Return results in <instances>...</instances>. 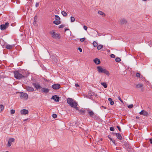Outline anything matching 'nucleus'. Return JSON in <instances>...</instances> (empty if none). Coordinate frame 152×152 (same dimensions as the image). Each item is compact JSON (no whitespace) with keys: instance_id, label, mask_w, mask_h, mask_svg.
Here are the masks:
<instances>
[{"instance_id":"obj_1","label":"nucleus","mask_w":152,"mask_h":152,"mask_svg":"<svg viewBox=\"0 0 152 152\" xmlns=\"http://www.w3.org/2000/svg\"><path fill=\"white\" fill-rule=\"evenodd\" d=\"M67 103L72 107H75L77 105L76 102L71 98H68L67 99Z\"/></svg>"},{"instance_id":"obj_2","label":"nucleus","mask_w":152,"mask_h":152,"mask_svg":"<svg viewBox=\"0 0 152 152\" xmlns=\"http://www.w3.org/2000/svg\"><path fill=\"white\" fill-rule=\"evenodd\" d=\"M98 72L99 73H103L107 75H110L109 72L105 69L102 68L101 66H98L97 68Z\"/></svg>"},{"instance_id":"obj_3","label":"nucleus","mask_w":152,"mask_h":152,"mask_svg":"<svg viewBox=\"0 0 152 152\" xmlns=\"http://www.w3.org/2000/svg\"><path fill=\"white\" fill-rule=\"evenodd\" d=\"M14 73L15 77L17 79H20L24 77L23 75L18 71L14 72Z\"/></svg>"},{"instance_id":"obj_4","label":"nucleus","mask_w":152,"mask_h":152,"mask_svg":"<svg viewBox=\"0 0 152 152\" xmlns=\"http://www.w3.org/2000/svg\"><path fill=\"white\" fill-rule=\"evenodd\" d=\"M89 115L91 117H96V116L94 114V112L92 111L91 110L88 108L86 109Z\"/></svg>"},{"instance_id":"obj_5","label":"nucleus","mask_w":152,"mask_h":152,"mask_svg":"<svg viewBox=\"0 0 152 152\" xmlns=\"http://www.w3.org/2000/svg\"><path fill=\"white\" fill-rule=\"evenodd\" d=\"M50 33L52 35V37L55 38H58L59 36V34L56 33L53 31H51Z\"/></svg>"},{"instance_id":"obj_6","label":"nucleus","mask_w":152,"mask_h":152,"mask_svg":"<svg viewBox=\"0 0 152 152\" xmlns=\"http://www.w3.org/2000/svg\"><path fill=\"white\" fill-rule=\"evenodd\" d=\"M20 96L21 98L25 99H27L28 98L27 94L25 93H20Z\"/></svg>"},{"instance_id":"obj_7","label":"nucleus","mask_w":152,"mask_h":152,"mask_svg":"<svg viewBox=\"0 0 152 152\" xmlns=\"http://www.w3.org/2000/svg\"><path fill=\"white\" fill-rule=\"evenodd\" d=\"M15 140V139L14 138H10L7 145L8 147H10L11 146L12 142H14Z\"/></svg>"},{"instance_id":"obj_8","label":"nucleus","mask_w":152,"mask_h":152,"mask_svg":"<svg viewBox=\"0 0 152 152\" xmlns=\"http://www.w3.org/2000/svg\"><path fill=\"white\" fill-rule=\"evenodd\" d=\"M52 87L54 89H58L60 88V85L58 84H55L52 85Z\"/></svg>"},{"instance_id":"obj_9","label":"nucleus","mask_w":152,"mask_h":152,"mask_svg":"<svg viewBox=\"0 0 152 152\" xmlns=\"http://www.w3.org/2000/svg\"><path fill=\"white\" fill-rule=\"evenodd\" d=\"M33 85L36 88V89H38L41 88L42 87L38 83H33Z\"/></svg>"},{"instance_id":"obj_10","label":"nucleus","mask_w":152,"mask_h":152,"mask_svg":"<svg viewBox=\"0 0 152 152\" xmlns=\"http://www.w3.org/2000/svg\"><path fill=\"white\" fill-rule=\"evenodd\" d=\"M41 91L43 93H48L49 91V89L48 88H41Z\"/></svg>"},{"instance_id":"obj_11","label":"nucleus","mask_w":152,"mask_h":152,"mask_svg":"<svg viewBox=\"0 0 152 152\" xmlns=\"http://www.w3.org/2000/svg\"><path fill=\"white\" fill-rule=\"evenodd\" d=\"M20 112L21 114L22 115H26L28 113V111L26 109L22 110H20Z\"/></svg>"},{"instance_id":"obj_12","label":"nucleus","mask_w":152,"mask_h":152,"mask_svg":"<svg viewBox=\"0 0 152 152\" xmlns=\"http://www.w3.org/2000/svg\"><path fill=\"white\" fill-rule=\"evenodd\" d=\"M113 133L114 135H116L118 139L120 140L122 139V137L120 134L116 133Z\"/></svg>"},{"instance_id":"obj_13","label":"nucleus","mask_w":152,"mask_h":152,"mask_svg":"<svg viewBox=\"0 0 152 152\" xmlns=\"http://www.w3.org/2000/svg\"><path fill=\"white\" fill-rule=\"evenodd\" d=\"M26 89L28 91H34V89L33 88L29 86H26Z\"/></svg>"},{"instance_id":"obj_14","label":"nucleus","mask_w":152,"mask_h":152,"mask_svg":"<svg viewBox=\"0 0 152 152\" xmlns=\"http://www.w3.org/2000/svg\"><path fill=\"white\" fill-rule=\"evenodd\" d=\"M94 62L96 64H99L100 63V60L97 58H95L94 60Z\"/></svg>"},{"instance_id":"obj_15","label":"nucleus","mask_w":152,"mask_h":152,"mask_svg":"<svg viewBox=\"0 0 152 152\" xmlns=\"http://www.w3.org/2000/svg\"><path fill=\"white\" fill-rule=\"evenodd\" d=\"M120 23L121 24H124L126 23V20L124 19H122L120 20Z\"/></svg>"},{"instance_id":"obj_16","label":"nucleus","mask_w":152,"mask_h":152,"mask_svg":"<svg viewBox=\"0 0 152 152\" xmlns=\"http://www.w3.org/2000/svg\"><path fill=\"white\" fill-rule=\"evenodd\" d=\"M14 46V45H6V48L7 49H10L12 48Z\"/></svg>"},{"instance_id":"obj_17","label":"nucleus","mask_w":152,"mask_h":152,"mask_svg":"<svg viewBox=\"0 0 152 152\" xmlns=\"http://www.w3.org/2000/svg\"><path fill=\"white\" fill-rule=\"evenodd\" d=\"M37 16H36L34 18V21L33 22V24L34 26L37 25L36 22H37Z\"/></svg>"},{"instance_id":"obj_18","label":"nucleus","mask_w":152,"mask_h":152,"mask_svg":"<svg viewBox=\"0 0 152 152\" xmlns=\"http://www.w3.org/2000/svg\"><path fill=\"white\" fill-rule=\"evenodd\" d=\"M53 23L56 25H58L60 24L61 22L60 20H56L53 21Z\"/></svg>"},{"instance_id":"obj_19","label":"nucleus","mask_w":152,"mask_h":152,"mask_svg":"<svg viewBox=\"0 0 152 152\" xmlns=\"http://www.w3.org/2000/svg\"><path fill=\"white\" fill-rule=\"evenodd\" d=\"M108 100V101L110 102V104L111 105H113L114 104V102L113 101L112 99L111 98H109Z\"/></svg>"},{"instance_id":"obj_20","label":"nucleus","mask_w":152,"mask_h":152,"mask_svg":"<svg viewBox=\"0 0 152 152\" xmlns=\"http://www.w3.org/2000/svg\"><path fill=\"white\" fill-rule=\"evenodd\" d=\"M148 115V112L143 110V115L147 116Z\"/></svg>"},{"instance_id":"obj_21","label":"nucleus","mask_w":152,"mask_h":152,"mask_svg":"<svg viewBox=\"0 0 152 152\" xmlns=\"http://www.w3.org/2000/svg\"><path fill=\"white\" fill-rule=\"evenodd\" d=\"M6 28V26L4 24H2L1 25V30H4Z\"/></svg>"},{"instance_id":"obj_22","label":"nucleus","mask_w":152,"mask_h":152,"mask_svg":"<svg viewBox=\"0 0 152 152\" xmlns=\"http://www.w3.org/2000/svg\"><path fill=\"white\" fill-rule=\"evenodd\" d=\"M136 86L137 88H142V85L141 84H138L136 85Z\"/></svg>"},{"instance_id":"obj_23","label":"nucleus","mask_w":152,"mask_h":152,"mask_svg":"<svg viewBox=\"0 0 152 152\" xmlns=\"http://www.w3.org/2000/svg\"><path fill=\"white\" fill-rule=\"evenodd\" d=\"M103 46L102 45H99L97 46V49L98 50H100L101 48H103Z\"/></svg>"},{"instance_id":"obj_24","label":"nucleus","mask_w":152,"mask_h":152,"mask_svg":"<svg viewBox=\"0 0 152 152\" xmlns=\"http://www.w3.org/2000/svg\"><path fill=\"white\" fill-rule=\"evenodd\" d=\"M101 85L104 86L105 88H106L107 87V86L105 83H102Z\"/></svg>"},{"instance_id":"obj_25","label":"nucleus","mask_w":152,"mask_h":152,"mask_svg":"<svg viewBox=\"0 0 152 152\" xmlns=\"http://www.w3.org/2000/svg\"><path fill=\"white\" fill-rule=\"evenodd\" d=\"M98 13L99 15H101L102 16H105V15L104 13L101 11H98Z\"/></svg>"},{"instance_id":"obj_26","label":"nucleus","mask_w":152,"mask_h":152,"mask_svg":"<svg viewBox=\"0 0 152 152\" xmlns=\"http://www.w3.org/2000/svg\"><path fill=\"white\" fill-rule=\"evenodd\" d=\"M61 14L64 17L66 16L67 15V14L64 11H62Z\"/></svg>"},{"instance_id":"obj_27","label":"nucleus","mask_w":152,"mask_h":152,"mask_svg":"<svg viewBox=\"0 0 152 152\" xmlns=\"http://www.w3.org/2000/svg\"><path fill=\"white\" fill-rule=\"evenodd\" d=\"M80 114H84L85 113V110H79Z\"/></svg>"},{"instance_id":"obj_28","label":"nucleus","mask_w":152,"mask_h":152,"mask_svg":"<svg viewBox=\"0 0 152 152\" xmlns=\"http://www.w3.org/2000/svg\"><path fill=\"white\" fill-rule=\"evenodd\" d=\"M4 108V106L2 104L0 105V111H2Z\"/></svg>"},{"instance_id":"obj_29","label":"nucleus","mask_w":152,"mask_h":152,"mask_svg":"<svg viewBox=\"0 0 152 152\" xmlns=\"http://www.w3.org/2000/svg\"><path fill=\"white\" fill-rule=\"evenodd\" d=\"M60 17L57 15H55V19L56 20H60Z\"/></svg>"},{"instance_id":"obj_30","label":"nucleus","mask_w":152,"mask_h":152,"mask_svg":"<svg viewBox=\"0 0 152 152\" xmlns=\"http://www.w3.org/2000/svg\"><path fill=\"white\" fill-rule=\"evenodd\" d=\"M52 58L53 59L54 61L56 62L58 61V59L54 56H51Z\"/></svg>"},{"instance_id":"obj_31","label":"nucleus","mask_w":152,"mask_h":152,"mask_svg":"<svg viewBox=\"0 0 152 152\" xmlns=\"http://www.w3.org/2000/svg\"><path fill=\"white\" fill-rule=\"evenodd\" d=\"M55 99L54 100V101L56 102H58L59 101V97H58L57 95L56 96V97H55Z\"/></svg>"},{"instance_id":"obj_32","label":"nucleus","mask_w":152,"mask_h":152,"mask_svg":"<svg viewBox=\"0 0 152 152\" xmlns=\"http://www.w3.org/2000/svg\"><path fill=\"white\" fill-rule=\"evenodd\" d=\"M70 20L71 22H73L75 20V18L73 17L72 16L70 18Z\"/></svg>"},{"instance_id":"obj_33","label":"nucleus","mask_w":152,"mask_h":152,"mask_svg":"<svg viewBox=\"0 0 152 152\" xmlns=\"http://www.w3.org/2000/svg\"><path fill=\"white\" fill-rule=\"evenodd\" d=\"M93 45L94 47H96L98 46V44L96 41L93 42Z\"/></svg>"},{"instance_id":"obj_34","label":"nucleus","mask_w":152,"mask_h":152,"mask_svg":"<svg viewBox=\"0 0 152 152\" xmlns=\"http://www.w3.org/2000/svg\"><path fill=\"white\" fill-rule=\"evenodd\" d=\"M115 61L116 62H119L121 61V59L117 57L115 58Z\"/></svg>"},{"instance_id":"obj_35","label":"nucleus","mask_w":152,"mask_h":152,"mask_svg":"<svg viewBox=\"0 0 152 152\" xmlns=\"http://www.w3.org/2000/svg\"><path fill=\"white\" fill-rule=\"evenodd\" d=\"M136 76L137 77H139L140 76V74L139 73H137L136 74Z\"/></svg>"},{"instance_id":"obj_36","label":"nucleus","mask_w":152,"mask_h":152,"mask_svg":"<svg viewBox=\"0 0 152 152\" xmlns=\"http://www.w3.org/2000/svg\"><path fill=\"white\" fill-rule=\"evenodd\" d=\"M15 111L14 110L12 109L10 110V113L12 114H14L15 113Z\"/></svg>"},{"instance_id":"obj_37","label":"nucleus","mask_w":152,"mask_h":152,"mask_svg":"<svg viewBox=\"0 0 152 152\" xmlns=\"http://www.w3.org/2000/svg\"><path fill=\"white\" fill-rule=\"evenodd\" d=\"M133 106V105L132 104H131L128 106V107L129 108H132Z\"/></svg>"},{"instance_id":"obj_38","label":"nucleus","mask_w":152,"mask_h":152,"mask_svg":"<svg viewBox=\"0 0 152 152\" xmlns=\"http://www.w3.org/2000/svg\"><path fill=\"white\" fill-rule=\"evenodd\" d=\"M53 117L54 118H57V115L56 114H53L52 115Z\"/></svg>"},{"instance_id":"obj_39","label":"nucleus","mask_w":152,"mask_h":152,"mask_svg":"<svg viewBox=\"0 0 152 152\" xmlns=\"http://www.w3.org/2000/svg\"><path fill=\"white\" fill-rule=\"evenodd\" d=\"M85 38H81L80 39V40L81 42H83L85 40Z\"/></svg>"},{"instance_id":"obj_40","label":"nucleus","mask_w":152,"mask_h":152,"mask_svg":"<svg viewBox=\"0 0 152 152\" xmlns=\"http://www.w3.org/2000/svg\"><path fill=\"white\" fill-rule=\"evenodd\" d=\"M9 23H5V24H4L5 26H6V28H7L8 27V26L9 25Z\"/></svg>"},{"instance_id":"obj_41","label":"nucleus","mask_w":152,"mask_h":152,"mask_svg":"<svg viewBox=\"0 0 152 152\" xmlns=\"http://www.w3.org/2000/svg\"><path fill=\"white\" fill-rule=\"evenodd\" d=\"M110 130L112 131H114V129L113 127H110Z\"/></svg>"},{"instance_id":"obj_42","label":"nucleus","mask_w":152,"mask_h":152,"mask_svg":"<svg viewBox=\"0 0 152 152\" xmlns=\"http://www.w3.org/2000/svg\"><path fill=\"white\" fill-rule=\"evenodd\" d=\"M110 57L112 58H114L115 57V56L113 54H112L110 55Z\"/></svg>"},{"instance_id":"obj_43","label":"nucleus","mask_w":152,"mask_h":152,"mask_svg":"<svg viewBox=\"0 0 152 152\" xmlns=\"http://www.w3.org/2000/svg\"><path fill=\"white\" fill-rule=\"evenodd\" d=\"M56 95H54V96H52V97L51 98V99H53V100H55V97H56Z\"/></svg>"},{"instance_id":"obj_44","label":"nucleus","mask_w":152,"mask_h":152,"mask_svg":"<svg viewBox=\"0 0 152 152\" xmlns=\"http://www.w3.org/2000/svg\"><path fill=\"white\" fill-rule=\"evenodd\" d=\"M64 26V25H61L59 26V28H63Z\"/></svg>"},{"instance_id":"obj_45","label":"nucleus","mask_w":152,"mask_h":152,"mask_svg":"<svg viewBox=\"0 0 152 152\" xmlns=\"http://www.w3.org/2000/svg\"><path fill=\"white\" fill-rule=\"evenodd\" d=\"M83 28H84V29L85 30H87V28H88L86 26H83Z\"/></svg>"},{"instance_id":"obj_46","label":"nucleus","mask_w":152,"mask_h":152,"mask_svg":"<svg viewBox=\"0 0 152 152\" xmlns=\"http://www.w3.org/2000/svg\"><path fill=\"white\" fill-rule=\"evenodd\" d=\"M117 128L118 129V130H119V131H121V129L120 128V127L118 126H117Z\"/></svg>"},{"instance_id":"obj_47","label":"nucleus","mask_w":152,"mask_h":152,"mask_svg":"<svg viewBox=\"0 0 152 152\" xmlns=\"http://www.w3.org/2000/svg\"><path fill=\"white\" fill-rule=\"evenodd\" d=\"M118 99H119V100L122 102V103H123V101L121 99V98L119 96H118Z\"/></svg>"},{"instance_id":"obj_48","label":"nucleus","mask_w":152,"mask_h":152,"mask_svg":"<svg viewBox=\"0 0 152 152\" xmlns=\"http://www.w3.org/2000/svg\"><path fill=\"white\" fill-rule=\"evenodd\" d=\"M39 6V3H36L35 5V6L36 7H37Z\"/></svg>"},{"instance_id":"obj_49","label":"nucleus","mask_w":152,"mask_h":152,"mask_svg":"<svg viewBox=\"0 0 152 152\" xmlns=\"http://www.w3.org/2000/svg\"><path fill=\"white\" fill-rule=\"evenodd\" d=\"M78 50H79L80 52H82V49L81 48H78Z\"/></svg>"},{"instance_id":"obj_50","label":"nucleus","mask_w":152,"mask_h":152,"mask_svg":"<svg viewBox=\"0 0 152 152\" xmlns=\"http://www.w3.org/2000/svg\"><path fill=\"white\" fill-rule=\"evenodd\" d=\"M75 86L76 87H79V85L77 83H76L75 84Z\"/></svg>"},{"instance_id":"obj_51","label":"nucleus","mask_w":152,"mask_h":152,"mask_svg":"<svg viewBox=\"0 0 152 152\" xmlns=\"http://www.w3.org/2000/svg\"><path fill=\"white\" fill-rule=\"evenodd\" d=\"M112 142L115 145V140H112Z\"/></svg>"},{"instance_id":"obj_52","label":"nucleus","mask_w":152,"mask_h":152,"mask_svg":"<svg viewBox=\"0 0 152 152\" xmlns=\"http://www.w3.org/2000/svg\"><path fill=\"white\" fill-rule=\"evenodd\" d=\"M139 113L140 115H142V110Z\"/></svg>"},{"instance_id":"obj_53","label":"nucleus","mask_w":152,"mask_h":152,"mask_svg":"<svg viewBox=\"0 0 152 152\" xmlns=\"http://www.w3.org/2000/svg\"><path fill=\"white\" fill-rule=\"evenodd\" d=\"M69 29L67 28H65V31H66L69 30Z\"/></svg>"},{"instance_id":"obj_54","label":"nucleus","mask_w":152,"mask_h":152,"mask_svg":"<svg viewBox=\"0 0 152 152\" xmlns=\"http://www.w3.org/2000/svg\"><path fill=\"white\" fill-rule=\"evenodd\" d=\"M150 141L151 143H152V139H150Z\"/></svg>"},{"instance_id":"obj_55","label":"nucleus","mask_w":152,"mask_h":152,"mask_svg":"<svg viewBox=\"0 0 152 152\" xmlns=\"http://www.w3.org/2000/svg\"><path fill=\"white\" fill-rule=\"evenodd\" d=\"M75 108V109H76V110H79V108H78V107H77V106H76V107Z\"/></svg>"},{"instance_id":"obj_56","label":"nucleus","mask_w":152,"mask_h":152,"mask_svg":"<svg viewBox=\"0 0 152 152\" xmlns=\"http://www.w3.org/2000/svg\"><path fill=\"white\" fill-rule=\"evenodd\" d=\"M139 118H140V117L138 116L136 117V118H137V119H139Z\"/></svg>"},{"instance_id":"obj_57","label":"nucleus","mask_w":152,"mask_h":152,"mask_svg":"<svg viewBox=\"0 0 152 152\" xmlns=\"http://www.w3.org/2000/svg\"><path fill=\"white\" fill-rule=\"evenodd\" d=\"M110 140H111L112 141V140H113V139L112 138H110Z\"/></svg>"},{"instance_id":"obj_58","label":"nucleus","mask_w":152,"mask_h":152,"mask_svg":"<svg viewBox=\"0 0 152 152\" xmlns=\"http://www.w3.org/2000/svg\"><path fill=\"white\" fill-rule=\"evenodd\" d=\"M149 84H150V83H149V82H147V84H148V85H149Z\"/></svg>"},{"instance_id":"obj_59","label":"nucleus","mask_w":152,"mask_h":152,"mask_svg":"<svg viewBox=\"0 0 152 152\" xmlns=\"http://www.w3.org/2000/svg\"><path fill=\"white\" fill-rule=\"evenodd\" d=\"M102 107H104V108H105V109H106V107H104V106H102Z\"/></svg>"},{"instance_id":"obj_60","label":"nucleus","mask_w":152,"mask_h":152,"mask_svg":"<svg viewBox=\"0 0 152 152\" xmlns=\"http://www.w3.org/2000/svg\"><path fill=\"white\" fill-rule=\"evenodd\" d=\"M108 137L110 139V137L109 136H108Z\"/></svg>"},{"instance_id":"obj_61","label":"nucleus","mask_w":152,"mask_h":152,"mask_svg":"<svg viewBox=\"0 0 152 152\" xmlns=\"http://www.w3.org/2000/svg\"><path fill=\"white\" fill-rule=\"evenodd\" d=\"M147 0H143V1H146Z\"/></svg>"},{"instance_id":"obj_62","label":"nucleus","mask_w":152,"mask_h":152,"mask_svg":"<svg viewBox=\"0 0 152 152\" xmlns=\"http://www.w3.org/2000/svg\"><path fill=\"white\" fill-rule=\"evenodd\" d=\"M26 120V119H25V120H24V121H25Z\"/></svg>"}]
</instances>
